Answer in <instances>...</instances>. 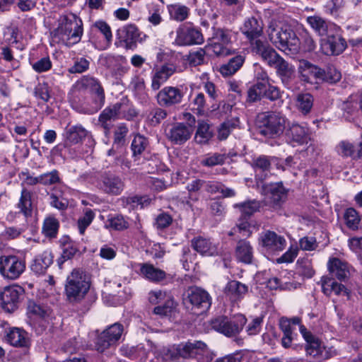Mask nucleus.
I'll return each instance as SVG.
<instances>
[{"instance_id":"obj_56","label":"nucleus","mask_w":362,"mask_h":362,"mask_svg":"<svg viewBox=\"0 0 362 362\" xmlns=\"http://www.w3.org/2000/svg\"><path fill=\"white\" fill-rule=\"evenodd\" d=\"M63 246L62 257L64 259H71L78 252V249L71 243L69 237H63L60 240Z\"/></svg>"},{"instance_id":"obj_41","label":"nucleus","mask_w":362,"mask_h":362,"mask_svg":"<svg viewBox=\"0 0 362 362\" xmlns=\"http://www.w3.org/2000/svg\"><path fill=\"white\" fill-rule=\"evenodd\" d=\"M245 58L241 55H238L229 60L220 68V73L224 76H229L234 74L243 64Z\"/></svg>"},{"instance_id":"obj_26","label":"nucleus","mask_w":362,"mask_h":362,"mask_svg":"<svg viewBox=\"0 0 362 362\" xmlns=\"http://www.w3.org/2000/svg\"><path fill=\"white\" fill-rule=\"evenodd\" d=\"M175 71L176 66L173 64H165L154 69L152 75V89L158 90Z\"/></svg>"},{"instance_id":"obj_63","label":"nucleus","mask_w":362,"mask_h":362,"mask_svg":"<svg viewBox=\"0 0 362 362\" xmlns=\"http://www.w3.org/2000/svg\"><path fill=\"white\" fill-rule=\"evenodd\" d=\"M40 184L44 185H54L60 182L59 172L54 170L51 172L44 173L40 175Z\"/></svg>"},{"instance_id":"obj_16","label":"nucleus","mask_w":362,"mask_h":362,"mask_svg":"<svg viewBox=\"0 0 362 362\" xmlns=\"http://www.w3.org/2000/svg\"><path fill=\"white\" fill-rule=\"evenodd\" d=\"M321 40V49L326 55H339L346 47L345 40L333 30Z\"/></svg>"},{"instance_id":"obj_24","label":"nucleus","mask_w":362,"mask_h":362,"mask_svg":"<svg viewBox=\"0 0 362 362\" xmlns=\"http://www.w3.org/2000/svg\"><path fill=\"white\" fill-rule=\"evenodd\" d=\"M263 26L261 18L250 17L245 21L241 31L252 43L262 35Z\"/></svg>"},{"instance_id":"obj_28","label":"nucleus","mask_w":362,"mask_h":362,"mask_svg":"<svg viewBox=\"0 0 362 362\" xmlns=\"http://www.w3.org/2000/svg\"><path fill=\"white\" fill-rule=\"evenodd\" d=\"M192 247L202 255L214 256L219 254L218 245L210 239L202 236L192 240Z\"/></svg>"},{"instance_id":"obj_57","label":"nucleus","mask_w":362,"mask_h":362,"mask_svg":"<svg viewBox=\"0 0 362 362\" xmlns=\"http://www.w3.org/2000/svg\"><path fill=\"white\" fill-rule=\"evenodd\" d=\"M297 264L298 272L302 276L306 278H311L314 275L315 271L313 268L312 262L310 259H299L297 262Z\"/></svg>"},{"instance_id":"obj_55","label":"nucleus","mask_w":362,"mask_h":362,"mask_svg":"<svg viewBox=\"0 0 362 362\" xmlns=\"http://www.w3.org/2000/svg\"><path fill=\"white\" fill-rule=\"evenodd\" d=\"M175 308V303L173 298H167L163 304L154 308L153 313L160 316H167L170 315Z\"/></svg>"},{"instance_id":"obj_61","label":"nucleus","mask_w":362,"mask_h":362,"mask_svg":"<svg viewBox=\"0 0 362 362\" xmlns=\"http://www.w3.org/2000/svg\"><path fill=\"white\" fill-rule=\"evenodd\" d=\"M95 216L94 212L91 209H86L83 217L78 220V228L80 234L83 235L86 228L91 223Z\"/></svg>"},{"instance_id":"obj_33","label":"nucleus","mask_w":362,"mask_h":362,"mask_svg":"<svg viewBox=\"0 0 362 362\" xmlns=\"http://www.w3.org/2000/svg\"><path fill=\"white\" fill-rule=\"evenodd\" d=\"M235 255L239 262L251 264L253 259V247L249 241L240 240L237 243Z\"/></svg>"},{"instance_id":"obj_59","label":"nucleus","mask_w":362,"mask_h":362,"mask_svg":"<svg viewBox=\"0 0 362 362\" xmlns=\"http://www.w3.org/2000/svg\"><path fill=\"white\" fill-rule=\"evenodd\" d=\"M235 206L239 208L243 215L250 216L259 209V203L257 201H248L237 204Z\"/></svg>"},{"instance_id":"obj_17","label":"nucleus","mask_w":362,"mask_h":362,"mask_svg":"<svg viewBox=\"0 0 362 362\" xmlns=\"http://www.w3.org/2000/svg\"><path fill=\"white\" fill-rule=\"evenodd\" d=\"M204 37L199 30L192 26L182 25L176 31L175 42L180 46L200 45Z\"/></svg>"},{"instance_id":"obj_64","label":"nucleus","mask_w":362,"mask_h":362,"mask_svg":"<svg viewBox=\"0 0 362 362\" xmlns=\"http://www.w3.org/2000/svg\"><path fill=\"white\" fill-rule=\"evenodd\" d=\"M31 65L36 72L42 73L51 69L52 64L49 57H46L32 63Z\"/></svg>"},{"instance_id":"obj_36","label":"nucleus","mask_w":362,"mask_h":362,"mask_svg":"<svg viewBox=\"0 0 362 362\" xmlns=\"http://www.w3.org/2000/svg\"><path fill=\"white\" fill-rule=\"evenodd\" d=\"M140 273L144 277L153 282H159L166 277L165 271L148 263L140 264Z\"/></svg>"},{"instance_id":"obj_4","label":"nucleus","mask_w":362,"mask_h":362,"mask_svg":"<svg viewBox=\"0 0 362 362\" xmlns=\"http://www.w3.org/2000/svg\"><path fill=\"white\" fill-rule=\"evenodd\" d=\"M137 112L127 98H122L113 105L106 107L100 113L98 121L106 130L110 129V122L120 119L131 120Z\"/></svg>"},{"instance_id":"obj_2","label":"nucleus","mask_w":362,"mask_h":362,"mask_svg":"<svg viewBox=\"0 0 362 362\" xmlns=\"http://www.w3.org/2000/svg\"><path fill=\"white\" fill-rule=\"evenodd\" d=\"M57 27L52 32L55 42L71 47L80 42L83 33V22L76 14L67 13L58 18Z\"/></svg>"},{"instance_id":"obj_46","label":"nucleus","mask_w":362,"mask_h":362,"mask_svg":"<svg viewBox=\"0 0 362 362\" xmlns=\"http://www.w3.org/2000/svg\"><path fill=\"white\" fill-rule=\"evenodd\" d=\"M189 11L187 6L179 4L171 5L169 7L170 17L179 22H182L188 18Z\"/></svg>"},{"instance_id":"obj_44","label":"nucleus","mask_w":362,"mask_h":362,"mask_svg":"<svg viewBox=\"0 0 362 362\" xmlns=\"http://www.w3.org/2000/svg\"><path fill=\"white\" fill-rule=\"evenodd\" d=\"M263 187L266 193L275 203L280 202L286 196V190L280 182L266 185Z\"/></svg>"},{"instance_id":"obj_38","label":"nucleus","mask_w":362,"mask_h":362,"mask_svg":"<svg viewBox=\"0 0 362 362\" xmlns=\"http://www.w3.org/2000/svg\"><path fill=\"white\" fill-rule=\"evenodd\" d=\"M32 193L26 189H23L17 207L19 212L25 218L31 216L33 212Z\"/></svg>"},{"instance_id":"obj_39","label":"nucleus","mask_w":362,"mask_h":362,"mask_svg":"<svg viewBox=\"0 0 362 362\" xmlns=\"http://www.w3.org/2000/svg\"><path fill=\"white\" fill-rule=\"evenodd\" d=\"M59 228V222L53 216H48L43 221L42 233L49 239L57 238Z\"/></svg>"},{"instance_id":"obj_50","label":"nucleus","mask_w":362,"mask_h":362,"mask_svg":"<svg viewBox=\"0 0 362 362\" xmlns=\"http://www.w3.org/2000/svg\"><path fill=\"white\" fill-rule=\"evenodd\" d=\"M263 91H265V85L262 83H255L247 90V102L254 103L260 100L263 97Z\"/></svg>"},{"instance_id":"obj_60","label":"nucleus","mask_w":362,"mask_h":362,"mask_svg":"<svg viewBox=\"0 0 362 362\" xmlns=\"http://www.w3.org/2000/svg\"><path fill=\"white\" fill-rule=\"evenodd\" d=\"M168 115L167 111L160 107L153 109L148 115V119L151 125H158Z\"/></svg>"},{"instance_id":"obj_48","label":"nucleus","mask_w":362,"mask_h":362,"mask_svg":"<svg viewBox=\"0 0 362 362\" xmlns=\"http://www.w3.org/2000/svg\"><path fill=\"white\" fill-rule=\"evenodd\" d=\"M299 45H302L305 52H313L316 48V43L311 35L305 29L299 33Z\"/></svg>"},{"instance_id":"obj_42","label":"nucleus","mask_w":362,"mask_h":362,"mask_svg":"<svg viewBox=\"0 0 362 362\" xmlns=\"http://www.w3.org/2000/svg\"><path fill=\"white\" fill-rule=\"evenodd\" d=\"M229 156L227 153H211L206 154L204 158L201 160V164L203 166L211 168L216 165H223Z\"/></svg>"},{"instance_id":"obj_9","label":"nucleus","mask_w":362,"mask_h":362,"mask_svg":"<svg viewBox=\"0 0 362 362\" xmlns=\"http://www.w3.org/2000/svg\"><path fill=\"white\" fill-rule=\"evenodd\" d=\"M25 262L16 255H3L0 257V274L3 277L15 280L24 272Z\"/></svg>"},{"instance_id":"obj_27","label":"nucleus","mask_w":362,"mask_h":362,"mask_svg":"<svg viewBox=\"0 0 362 362\" xmlns=\"http://www.w3.org/2000/svg\"><path fill=\"white\" fill-rule=\"evenodd\" d=\"M286 137L289 142L302 145L310 140L309 129L299 124H292L286 131Z\"/></svg>"},{"instance_id":"obj_47","label":"nucleus","mask_w":362,"mask_h":362,"mask_svg":"<svg viewBox=\"0 0 362 362\" xmlns=\"http://www.w3.org/2000/svg\"><path fill=\"white\" fill-rule=\"evenodd\" d=\"M179 344L163 347L159 352L160 358L166 362L177 361L180 358Z\"/></svg>"},{"instance_id":"obj_12","label":"nucleus","mask_w":362,"mask_h":362,"mask_svg":"<svg viewBox=\"0 0 362 362\" xmlns=\"http://www.w3.org/2000/svg\"><path fill=\"white\" fill-rule=\"evenodd\" d=\"M231 42L230 31L224 28H214L211 43L212 52L217 56H226L230 54L228 45Z\"/></svg>"},{"instance_id":"obj_37","label":"nucleus","mask_w":362,"mask_h":362,"mask_svg":"<svg viewBox=\"0 0 362 362\" xmlns=\"http://www.w3.org/2000/svg\"><path fill=\"white\" fill-rule=\"evenodd\" d=\"M284 83H288L294 76L293 67L282 57L273 66Z\"/></svg>"},{"instance_id":"obj_20","label":"nucleus","mask_w":362,"mask_h":362,"mask_svg":"<svg viewBox=\"0 0 362 362\" xmlns=\"http://www.w3.org/2000/svg\"><path fill=\"white\" fill-rule=\"evenodd\" d=\"M98 185L99 188L105 193L115 196L120 194L124 187V183L122 179L111 173L102 175Z\"/></svg>"},{"instance_id":"obj_34","label":"nucleus","mask_w":362,"mask_h":362,"mask_svg":"<svg viewBox=\"0 0 362 362\" xmlns=\"http://www.w3.org/2000/svg\"><path fill=\"white\" fill-rule=\"evenodd\" d=\"M88 133V131L81 125L67 127L64 132L65 143L70 146L78 144L87 136Z\"/></svg>"},{"instance_id":"obj_23","label":"nucleus","mask_w":362,"mask_h":362,"mask_svg":"<svg viewBox=\"0 0 362 362\" xmlns=\"http://www.w3.org/2000/svg\"><path fill=\"white\" fill-rule=\"evenodd\" d=\"M80 83L83 88L90 90L95 95L96 110L100 109L105 103V93L98 80L90 76H83Z\"/></svg>"},{"instance_id":"obj_40","label":"nucleus","mask_w":362,"mask_h":362,"mask_svg":"<svg viewBox=\"0 0 362 362\" xmlns=\"http://www.w3.org/2000/svg\"><path fill=\"white\" fill-rule=\"evenodd\" d=\"M313 103L314 98L309 93H300L296 95V107L303 115H307L310 112Z\"/></svg>"},{"instance_id":"obj_43","label":"nucleus","mask_w":362,"mask_h":362,"mask_svg":"<svg viewBox=\"0 0 362 362\" xmlns=\"http://www.w3.org/2000/svg\"><path fill=\"white\" fill-rule=\"evenodd\" d=\"M148 144L147 138L140 134L136 135L131 145L133 157L135 159L139 158L148 146Z\"/></svg>"},{"instance_id":"obj_53","label":"nucleus","mask_w":362,"mask_h":362,"mask_svg":"<svg viewBox=\"0 0 362 362\" xmlns=\"http://www.w3.org/2000/svg\"><path fill=\"white\" fill-rule=\"evenodd\" d=\"M337 152L343 157H351L354 159L358 158V154L354 149V146L349 141H342L337 146Z\"/></svg>"},{"instance_id":"obj_19","label":"nucleus","mask_w":362,"mask_h":362,"mask_svg":"<svg viewBox=\"0 0 362 362\" xmlns=\"http://www.w3.org/2000/svg\"><path fill=\"white\" fill-rule=\"evenodd\" d=\"M183 96L184 95L180 88L166 86L158 93L156 100L160 106L168 107L180 104Z\"/></svg>"},{"instance_id":"obj_10","label":"nucleus","mask_w":362,"mask_h":362,"mask_svg":"<svg viewBox=\"0 0 362 362\" xmlns=\"http://www.w3.org/2000/svg\"><path fill=\"white\" fill-rule=\"evenodd\" d=\"M300 334L306 341L305 351L308 355L319 361L328 359L332 356L330 351H328L316 337L308 331L305 326L300 327Z\"/></svg>"},{"instance_id":"obj_45","label":"nucleus","mask_w":362,"mask_h":362,"mask_svg":"<svg viewBox=\"0 0 362 362\" xmlns=\"http://www.w3.org/2000/svg\"><path fill=\"white\" fill-rule=\"evenodd\" d=\"M212 136L213 133L210 126L204 122H199L194 136L195 141L199 144H205Z\"/></svg>"},{"instance_id":"obj_22","label":"nucleus","mask_w":362,"mask_h":362,"mask_svg":"<svg viewBox=\"0 0 362 362\" xmlns=\"http://www.w3.org/2000/svg\"><path fill=\"white\" fill-rule=\"evenodd\" d=\"M274 158L261 155L252 158L251 166L254 170L255 179L263 182L271 175V165Z\"/></svg>"},{"instance_id":"obj_54","label":"nucleus","mask_w":362,"mask_h":362,"mask_svg":"<svg viewBox=\"0 0 362 362\" xmlns=\"http://www.w3.org/2000/svg\"><path fill=\"white\" fill-rule=\"evenodd\" d=\"M206 104V100L203 93H197L190 103V105H192V110L198 115H202L204 113Z\"/></svg>"},{"instance_id":"obj_6","label":"nucleus","mask_w":362,"mask_h":362,"mask_svg":"<svg viewBox=\"0 0 362 362\" xmlns=\"http://www.w3.org/2000/svg\"><path fill=\"white\" fill-rule=\"evenodd\" d=\"M269 37L273 44L283 52H296L299 49V39L291 28L287 25L279 26L270 25Z\"/></svg>"},{"instance_id":"obj_30","label":"nucleus","mask_w":362,"mask_h":362,"mask_svg":"<svg viewBox=\"0 0 362 362\" xmlns=\"http://www.w3.org/2000/svg\"><path fill=\"white\" fill-rule=\"evenodd\" d=\"M310 26L320 35L325 37L333 30H336V25L326 21L320 16H308L306 19Z\"/></svg>"},{"instance_id":"obj_49","label":"nucleus","mask_w":362,"mask_h":362,"mask_svg":"<svg viewBox=\"0 0 362 362\" xmlns=\"http://www.w3.org/2000/svg\"><path fill=\"white\" fill-rule=\"evenodd\" d=\"M344 218L346 226L351 230H357L360 223L358 212L354 208H349L344 213Z\"/></svg>"},{"instance_id":"obj_51","label":"nucleus","mask_w":362,"mask_h":362,"mask_svg":"<svg viewBox=\"0 0 362 362\" xmlns=\"http://www.w3.org/2000/svg\"><path fill=\"white\" fill-rule=\"evenodd\" d=\"M341 78V72L333 66H327L325 71L322 69V77H320L322 81L334 83L338 82Z\"/></svg>"},{"instance_id":"obj_58","label":"nucleus","mask_w":362,"mask_h":362,"mask_svg":"<svg viewBox=\"0 0 362 362\" xmlns=\"http://www.w3.org/2000/svg\"><path fill=\"white\" fill-rule=\"evenodd\" d=\"M205 55V51L200 48L196 51L190 52L187 55V59L190 66H197L204 64Z\"/></svg>"},{"instance_id":"obj_32","label":"nucleus","mask_w":362,"mask_h":362,"mask_svg":"<svg viewBox=\"0 0 362 362\" xmlns=\"http://www.w3.org/2000/svg\"><path fill=\"white\" fill-rule=\"evenodd\" d=\"M279 328L283 332L281 338L282 346L285 349L296 347L297 344L295 341L297 340L298 337V334L296 332V329L290 327L289 322L286 320H279Z\"/></svg>"},{"instance_id":"obj_62","label":"nucleus","mask_w":362,"mask_h":362,"mask_svg":"<svg viewBox=\"0 0 362 362\" xmlns=\"http://www.w3.org/2000/svg\"><path fill=\"white\" fill-rule=\"evenodd\" d=\"M28 313L42 318L48 315V310L44 306L30 300L28 304Z\"/></svg>"},{"instance_id":"obj_18","label":"nucleus","mask_w":362,"mask_h":362,"mask_svg":"<svg viewBox=\"0 0 362 362\" xmlns=\"http://www.w3.org/2000/svg\"><path fill=\"white\" fill-rule=\"evenodd\" d=\"M193 133L191 125L184 122H177L171 126L167 131L166 136L175 144L181 145L188 141Z\"/></svg>"},{"instance_id":"obj_14","label":"nucleus","mask_w":362,"mask_h":362,"mask_svg":"<svg viewBox=\"0 0 362 362\" xmlns=\"http://www.w3.org/2000/svg\"><path fill=\"white\" fill-rule=\"evenodd\" d=\"M24 293V289L18 285L6 287L1 293L2 308L8 312L15 311L20 303L21 297Z\"/></svg>"},{"instance_id":"obj_25","label":"nucleus","mask_w":362,"mask_h":362,"mask_svg":"<svg viewBox=\"0 0 362 362\" xmlns=\"http://www.w3.org/2000/svg\"><path fill=\"white\" fill-rule=\"evenodd\" d=\"M298 70L301 81L305 83H314L322 77V69L307 60L299 61Z\"/></svg>"},{"instance_id":"obj_21","label":"nucleus","mask_w":362,"mask_h":362,"mask_svg":"<svg viewBox=\"0 0 362 362\" xmlns=\"http://www.w3.org/2000/svg\"><path fill=\"white\" fill-rule=\"evenodd\" d=\"M252 49L257 54L261 56L270 66H274L281 57L270 47L267 42L257 40L252 42Z\"/></svg>"},{"instance_id":"obj_15","label":"nucleus","mask_w":362,"mask_h":362,"mask_svg":"<svg viewBox=\"0 0 362 362\" xmlns=\"http://www.w3.org/2000/svg\"><path fill=\"white\" fill-rule=\"evenodd\" d=\"M259 244L267 252L274 253L284 250L286 245V240L283 236L267 230L259 234Z\"/></svg>"},{"instance_id":"obj_11","label":"nucleus","mask_w":362,"mask_h":362,"mask_svg":"<svg viewBox=\"0 0 362 362\" xmlns=\"http://www.w3.org/2000/svg\"><path fill=\"white\" fill-rule=\"evenodd\" d=\"M124 332V327L122 324L116 322L98 335L95 347L98 351L103 352L111 346L117 344L121 338Z\"/></svg>"},{"instance_id":"obj_13","label":"nucleus","mask_w":362,"mask_h":362,"mask_svg":"<svg viewBox=\"0 0 362 362\" xmlns=\"http://www.w3.org/2000/svg\"><path fill=\"white\" fill-rule=\"evenodd\" d=\"M117 37L125 44L127 49H134L136 47L138 42H142L146 38V35H143L136 25L130 23L127 24L117 30Z\"/></svg>"},{"instance_id":"obj_35","label":"nucleus","mask_w":362,"mask_h":362,"mask_svg":"<svg viewBox=\"0 0 362 362\" xmlns=\"http://www.w3.org/2000/svg\"><path fill=\"white\" fill-rule=\"evenodd\" d=\"M53 262V256L49 251H44L38 255L33 260L30 268L37 274L45 273Z\"/></svg>"},{"instance_id":"obj_7","label":"nucleus","mask_w":362,"mask_h":362,"mask_svg":"<svg viewBox=\"0 0 362 362\" xmlns=\"http://www.w3.org/2000/svg\"><path fill=\"white\" fill-rule=\"evenodd\" d=\"M247 322L243 314H236L231 317L218 316L211 321V328L223 335L230 337L238 334Z\"/></svg>"},{"instance_id":"obj_52","label":"nucleus","mask_w":362,"mask_h":362,"mask_svg":"<svg viewBox=\"0 0 362 362\" xmlns=\"http://www.w3.org/2000/svg\"><path fill=\"white\" fill-rule=\"evenodd\" d=\"M151 349V342L147 341L146 346L144 344H139L130 350V356L134 358L145 360L148 357V352Z\"/></svg>"},{"instance_id":"obj_8","label":"nucleus","mask_w":362,"mask_h":362,"mask_svg":"<svg viewBox=\"0 0 362 362\" xmlns=\"http://www.w3.org/2000/svg\"><path fill=\"white\" fill-rule=\"evenodd\" d=\"M186 302L192 306L191 310L195 314H202L207 311L211 305V297L204 289L192 286L187 289Z\"/></svg>"},{"instance_id":"obj_5","label":"nucleus","mask_w":362,"mask_h":362,"mask_svg":"<svg viewBox=\"0 0 362 362\" xmlns=\"http://www.w3.org/2000/svg\"><path fill=\"white\" fill-rule=\"evenodd\" d=\"M285 116L275 111L259 113L257 117V125L259 133L267 137L274 138L282 134L285 129Z\"/></svg>"},{"instance_id":"obj_1","label":"nucleus","mask_w":362,"mask_h":362,"mask_svg":"<svg viewBox=\"0 0 362 362\" xmlns=\"http://www.w3.org/2000/svg\"><path fill=\"white\" fill-rule=\"evenodd\" d=\"M331 276H322V289L323 293L329 296L332 293L339 296H344L347 300L351 298V290L341 283L337 282L334 278L341 281H347L351 275L350 267L346 262L338 258L330 259L327 264Z\"/></svg>"},{"instance_id":"obj_31","label":"nucleus","mask_w":362,"mask_h":362,"mask_svg":"<svg viewBox=\"0 0 362 362\" xmlns=\"http://www.w3.org/2000/svg\"><path fill=\"white\" fill-rule=\"evenodd\" d=\"M248 292V286L238 281H229L224 288V293L232 301L243 299Z\"/></svg>"},{"instance_id":"obj_29","label":"nucleus","mask_w":362,"mask_h":362,"mask_svg":"<svg viewBox=\"0 0 362 362\" xmlns=\"http://www.w3.org/2000/svg\"><path fill=\"white\" fill-rule=\"evenodd\" d=\"M6 340L8 343L15 347L28 348L30 345L28 332L18 327H12L8 330Z\"/></svg>"},{"instance_id":"obj_3","label":"nucleus","mask_w":362,"mask_h":362,"mask_svg":"<svg viewBox=\"0 0 362 362\" xmlns=\"http://www.w3.org/2000/svg\"><path fill=\"white\" fill-rule=\"evenodd\" d=\"M91 285L90 276L83 270L75 269L67 276L65 294L71 303L81 302L88 293Z\"/></svg>"}]
</instances>
